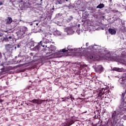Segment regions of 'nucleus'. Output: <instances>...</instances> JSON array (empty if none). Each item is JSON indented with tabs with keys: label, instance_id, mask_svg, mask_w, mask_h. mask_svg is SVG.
Returning a JSON list of instances; mask_svg holds the SVG:
<instances>
[{
	"label": "nucleus",
	"instance_id": "obj_44",
	"mask_svg": "<svg viewBox=\"0 0 126 126\" xmlns=\"http://www.w3.org/2000/svg\"><path fill=\"white\" fill-rule=\"evenodd\" d=\"M125 0H124V1H125Z\"/></svg>",
	"mask_w": 126,
	"mask_h": 126
},
{
	"label": "nucleus",
	"instance_id": "obj_30",
	"mask_svg": "<svg viewBox=\"0 0 126 126\" xmlns=\"http://www.w3.org/2000/svg\"><path fill=\"white\" fill-rule=\"evenodd\" d=\"M31 103H34V99H33V100H32L31 101Z\"/></svg>",
	"mask_w": 126,
	"mask_h": 126
},
{
	"label": "nucleus",
	"instance_id": "obj_31",
	"mask_svg": "<svg viewBox=\"0 0 126 126\" xmlns=\"http://www.w3.org/2000/svg\"><path fill=\"white\" fill-rule=\"evenodd\" d=\"M0 37H2V34L0 33Z\"/></svg>",
	"mask_w": 126,
	"mask_h": 126
},
{
	"label": "nucleus",
	"instance_id": "obj_13",
	"mask_svg": "<svg viewBox=\"0 0 126 126\" xmlns=\"http://www.w3.org/2000/svg\"><path fill=\"white\" fill-rule=\"evenodd\" d=\"M67 124H68V126H71V125H72V124H74V121H73V120H72L71 119H69L67 121Z\"/></svg>",
	"mask_w": 126,
	"mask_h": 126
},
{
	"label": "nucleus",
	"instance_id": "obj_11",
	"mask_svg": "<svg viewBox=\"0 0 126 126\" xmlns=\"http://www.w3.org/2000/svg\"><path fill=\"white\" fill-rule=\"evenodd\" d=\"M103 7H105V4L104 3H100L96 6V8H99V9H102Z\"/></svg>",
	"mask_w": 126,
	"mask_h": 126
},
{
	"label": "nucleus",
	"instance_id": "obj_14",
	"mask_svg": "<svg viewBox=\"0 0 126 126\" xmlns=\"http://www.w3.org/2000/svg\"><path fill=\"white\" fill-rule=\"evenodd\" d=\"M120 80H122V81H124V80H126V73L123 74L122 78L120 79Z\"/></svg>",
	"mask_w": 126,
	"mask_h": 126
},
{
	"label": "nucleus",
	"instance_id": "obj_10",
	"mask_svg": "<svg viewBox=\"0 0 126 126\" xmlns=\"http://www.w3.org/2000/svg\"><path fill=\"white\" fill-rule=\"evenodd\" d=\"M68 48H67V50L66 49V48L63 49L61 50H60V54H66L68 53Z\"/></svg>",
	"mask_w": 126,
	"mask_h": 126
},
{
	"label": "nucleus",
	"instance_id": "obj_12",
	"mask_svg": "<svg viewBox=\"0 0 126 126\" xmlns=\"http://www.w3.org/2000/svg\"><path fill=\"white\" fill-rule=\"evenodd\" d=\"M12 22V18L10 17H8L6 21V24H10Z\"/></svg>",
	"mask_w": 126,
	"mask_h": 126
},
{
	"label": "nucleus",
	"instance_id": "obj_5",
	"mask_svg": "<svg viewBox=\"0 0 126 126\" xmlns=\"http://www.w3.org/2000/svg\"><path fill=\"white\" fill-rule=\"evenodd\" d=\"M41 47H43V48H45V45H43V43H42V41H40L38 43V45H37L34 47V50L36 52H39L40 51V49H41Z\"/></svg>",
	"mask_w": 126,
	"mask_h": 126
},
{
	"label": "nucleus",
	"instance_id": "obj_33",
	"mask_svg": "<svg viewBox=\"0 0 126 126\" xmlns=\"http://www.w3.org/2000/svg\"><path fill=\"white\" fill-rule=\"evenodd\" d=\"M31 56H33V53H31Z\"/></svg>",
	"mask_w": 126,
	"mask_h": 126
},
{
	"label": "nucleus",
	"instance_id": "obj_16",
	"mask_svg": "<svg viewBox=\"0 0 126 126\" xmlns=\"http://www.w3.org/2000/svg\"><path fill=\"white\" fill-rule=\"evenodd\" d=\"M75 56H77L78 57H82V56H83V54H82V53L79 52H76L75 54Z\"/></svg>",
	"mask_w": 126,
	"mask_h": 126
},
{
	"label": "nucleus",
	"instance_id": "obj_38",
	"mask_svg": "<svg viewBox=\"0 0 126 126\" xmlns=\"http://www.w3.org/2000/svg\"><path fill=\"white\" fill-rule=\"evenodd\" d=\"M35 33L36 32H37V31H36L35 32H34Z\"/></svg>",
	"mask_w": 126,
	"mask_h": 126
},
{
	"label": "nucleus",
	"instance_id": "obj_39",
	"mask_svg": "<svg viewBox=\"0 0 126 126\" xmlns=\"http://www.w3.org/2000/svg\"><path fill=\"white\" fill-rule=\"evenodd\" d=\"M105 103H106V104H108V102H105Z\"/></svg>",
	"mask_w": 126,
	"mask_h": 126
},
{
	"label": "nucleus",
	"instance_id": "obj_23",
	"mask_svg": "<svg viewBox=\"0 0 126 126\" xmlns=\"http://www.w3.org/2000/svg\"><path fill=\"white\" fill-rule=\"evenodd\" d=\"M90 58L91 59V60H93V59H95V57L93 55H91L90 57Z\"/></svg>",
	"mask_w": 126,
	"mask_h": 126
},
{
	"label": "nucleus",
	"instance_id": "obj_43",
	"mask_svg": "<svg viewBox=\"0 0 126 126\" xmlns=\"http://www.w3.org/2000/svg\"><path fill=\"white\" fill-rule=\"evenodd\" d=\"M60 3V1L58 2Z\"/></svg>",
	"mask_w": 126,
	"mask_h": 126
},
{
	"label": "nucleus",
	"instance_id": "obj_37",
	"mask_svg": "<svg viewBox=\"0 0 126 126\" xmlns=\"http://www.w3.org/2000/svg\"><path fill=\"white\" fill-rule=\"evenodd\" d=\"M39 25V24L38 23H36V25Z\"/></svg>",
	"mask_w": 126,
	"mask_h": 126
},
{
	"label": "nucleus",
	"instance_id": "obj_15",
	"mask_svg": "<svg viewBox=\"0 0 126 126\" xmlns=\"http://www.w3.org/2000/svg\"><path fill=\"white\" fill-rule=\"evenodd\" d=\"M42 43H44V44H48L50 43V41H49V39L44 38L43 39V40L41 41Z\"/></svg>",
	"mask_w": 126,
	"mask_h": 126
},
{
	"label": "nucleus",
	"instance_id": "obj_4",
	"mask_svg": "<svg viewBox=\"0 0 126 126\" xmlns=\"http://www.w3.org/2000/svg\"><path fill=\"white\" fill-rule=\"evenodd\" d=\"M12 69H13V67L11 66H8L6 67H4V66H3V67L0 69V70H1L2 72H6V71H9V70H11Z\"/></svg>",
	"mask_w": 126,
	"mask_h": 126
},
{
	"label": "nucleus",
	"instance_id": "obj_2",
	"mask_svg": "<svg viewBox=\"0 0 126 126\" xmlns=\"http://www.w3.org/2000/svg\"><path fill=\"white\" fill-rule=\"evenodd\" d=\"M109 93V90L107 89H102L100 91V92L99 93V96L100 97H102V98H104V96L105 95H107Z\"/></svg>",
	"mask_w": 126,
	"mask_h": 126
},
{
	"label": "nucleus",
	"instance_id": "obj_20",
	"mask_svg": "<svg viewBox=\"0 0 126 126\" xmlns=\"http://www.w3.org/2000/svg\"><path fill=\"white\" fill-rule=\"evenodd\" d=\"M87 49L88 50H91L92 51H93V46L91 45V46H90L89 47H88L87 48Z\"/></svg>",
	"mask_w": 126,
	"mask_h": 126
},
{
	"label": "nucleus",
	"instance_id": "obj_7",
	"mask_svg": "<svg viewBox=\"0 0 126 126\" xmlns=\"http://www.w3.org/2000/svg\"><path fill=\"white\" fill-rule=\"evenodd\" d=\"M11 64V62L10 61H5L4 62H2L1 64H0V66H3L4 65H10Z\"/></svg>",
	"mask_w": 126,
	"mask_h": 126
},
{
	"label": "nucleus",
	"instance_id": "obj_32",
	"mask_svg": "<svg viewBox=\"0 0 126 126\" xmlns=\"http://www.w3.org/2000/svg\"><path fill=\"white\" fill-rule=\"evenodd\" d=\"M47 35H48V33H46V34H45V37H47Z\"/></svg>",
	"mask_w": 126,
	"mask_h": 126
},
{
	"label": "nucleus",
	"instance_id": "obj_42",
	"mask_svg": "<svg viewBox=\"0 0 126 126\" xmlns=\"http://www.w3.org/2000/svg\"><path fill=\"white\" fill-rule=\"evenodd\" d=\"M125 8H126V7H125Z\"/></svg>",
	"mask_w": 126,
	"mask_h": 126
},
{
	"label": "nucleus",
	"instance_id": "obj_18",
	"mask_svg": "<svg viewBox=\"0 0 126 126\" xmlns=\"http://www.w3.org/2000/svg\"><path fill=\"white\" fill-rule=\"evenodd\" d=\"M98 47L96 45L93 46V51H98Z\"/></svg>",
	"mask_w": 126,
	"mask_h": 126
},
{
	"label": "nucleus",
	"instance_id": "obj_35",
	"mask_svg": "<svg viewBox=\"0 0 126 126\" xmlns=\"http://www.w3.org/2000/svg\"><path fill=\"white\" fill-rule=\"evenodd\" d=\"M19 63H21V60H20V61L19 62Z\"/></svg>",
	"mask_w": 126,
	"mask_h": 126
},
{
	"label": "nucleus",
	"instance_id": "obj_28",
	"mask_svg": "<svg viewBox=\"0 0 126 126\" xmlns=\"http://www.w3.org/2000/svg\"><path fill=\"white\" fill-rule=\"evenodd\" d=\"M70 98H71V95L70 96H68L67 97H66V99H70Z\"/></svg>",
	"mask_w": 126,
	"mask_h": 126
},
{
	"label": "nucleus",
	"instance_id": "obj_36",
	"mask_svg": "<svg viewBox=\"0 0 126 126\" xmlns=\"http://www.w3.org/2000/svg\"><path fill=\"white\" fill-rule=\"evenodd\" d=\"M65 1H68V0H65Z\"/></svg>",
	"mask_w": 126,
	"mask_h": 126
},
{
	"label": "nucleus",
	"instance_id": "obj_29",
	"mask_svg": "<svg viewBox=\"0 0 126 126\" xmlns=\"http://www.w3.org/2000/svg\"><path fill=\"white\" fill-rule=\"evenodd\" d=\"M71 100L73 101V100H74V98L72 96H71Z\"/></svg>",
	"mask_w": 126,
	"mask_h": 126
},
{
	"label": "nucleus",
	"instance_id": "obj_9",
	"mask_svg": "<svg viewBox=\"0 0 126 126\" xmlns=\"http://www.w3.org/2000/svg\"><path fill=\"white\" fill-rule=\"evenodd\" d=\"M108 32H109V33L111 35H116V33H117L116 30L111 28L108 29Z\"/></svg>",
	"mask_w": 126,
	"mask_h": 126
},
{
	"label": "nucleus",
	"instance_id": "obj_34",
	"mask_svg": "<svg viewBox=\"0 0 126 126\" xmlns=\"http://www.w3.org/2000/svg\"><path fill=\"white\" fill-rule=\"evenodd\" d=\"M5 32L6 33H7V31H5Z\"/></svg>",
	"mask_w": 126,
	"mask_h": 126
},
{
	"label": "nucleus",
	"instance_id": "obj_27",
	"mask_svg": "<svg viewBox=\"0 0 126 126\" xmlns=\"http://www.w3.org/2000/svg\"><path fill=\"white\" fill-rule=\"evenodd\" d=\"M2 58V55H1V53L0 52V59H1Z\"/></svg>",
	"mask_w": 126,
	"mask_h": 126
},
{
	"label": "nucleus",
	"instance_id": "obj_22",
	"mask_svg": "<svg viewBox=\"0 0 126 126\" xmlns=\"http://www.w3.org/2000/svg\"><path fill=\"white\" fill-rule=\"evenodd\" d=\"M5 42H9V39H8V37H5L4 39Z\"/></svg>",
	"mask_w": 126,
	"mask_h": 126
},
{
	"label": "nucleus",
	"instance_id": "obj_3",
	"mask_svg": "<svg viewBox=\"0 0 126 126\" xmlns=\"http://www.w3.org/2000/svg\"><path fill=\"white\" fill-rule=\"evenodd\" d=\"M5 50L6 53H9V54H11V50H12V45L11 44H6L4 45Z\"/></svg>",
	"mask_w": 126,
	"mask_h": 126
},
{
	"label": "nucleus",
	"instance_id": "obj_24",
	"mask_svg": "<svg viewBox=\"0 0 126 126\" xmlns=\"http://www.w3.org/2000/svg\"><path fill=\"white\" fill-rule=\"evenodd\" d=\"M16 48H20V45H19V44L16 45V46L15 47V49H16Z\"/></svg>",
	"mask_w": 126,
	"mask_h": 126
},
{
	"label": "nucleus",
	"instance_id": "obj_19",
	"mask_svg": "<svg viewBox=\"0 0 126 126\" xmlns=\"http://www.w3.org/2000/svg\"><path fill=\"white\" fill-rule=\"evenodd\" d=\"M56 34L58 35V36H60V35H61L62 34V33L61 32L57 30V31L56 32Z\"/></svg>",
	"mask_w": 126,
	"mask_h": 126
},
{
	"label": "nucleus",
	"instance_id": "obj_26",
	"mask_svg": "<svg viewBox=\"0 0 126 126\" xmlns=\"http://www.w3.org/2000/svg\"><path fill=\"white\" fill-rule=\"evenodd\" d=\"M86 46L87 47H88V46H89V43H88V42L86 43Z\"/></svg>",
	"mask_w": 126,
	"mask_h": 126
},
{
	"label": "nucleus",
	"instance_id": "obj_17",
	"mask_svg": "<svg viewBox=\"0 0 126 126\" xmlns=\"http://www.w3.org/2000/svg\"><path fill=\"white\" fill-rule=\"evenodd\" d=\"M113 71H121V68L118 67H114L112 69Z\"/></svg>",
	"mask_w": 126,
	"mask_h": 126
},
{
	"label": "nucleus",
	"instance_id": "obj_1",
	"mask_svg": "<svg viewBox=\"0 0 126 126\" xmlns=\"http://www.w3.org/2000/svg\"><path fill=\"white\" fill-rule=\"evenodd\" d=\"M16 33L17 37L20 38V39L23 38V37L26 35H29V34H30L29 31H28V29L25 27L22 28L21 30Z\"/></svg>",
	"mask_w": 126,
	"mask_h": 126
},
{
	"label": "nucleus",
	"instance_id": "obj_21",
	"mask_svg": "<svg viewBox=\"0 0 126 126\" xmlns=\"http://www.w3.org/2000/svg\"><path fill=\"white\" fill-rule=\"evenodd\" d=\"M8 38L9 40V41H11V40L13 41V39H14V38L12 37V36H9Z\"/></svg>",
	"mask_w": 126,
	"mask_h": 126
},
{
	"label": "nucleus",
	"instance_id": "obj_40",
	"mask_svg": "<svg viewBox=\"0 0 126 126\" xmlns=\"http://www.w3.org/2000/svg\"><path fill=\"white\" fill-rule=\"evenodd\" d=\"M45 47H48V46L46 45V46H45Z\"/></svg>",
	"mask_w": 126,
	"mask_h": 126
},
{
	"label": "nucleus",
	"instance_id": "obj_41",
	"mask_svg": "<svg viewBox=\"0 0 126 126\" xmlns=\"http://www.w3.org/2000/svg\"><path fill=\"white\" fill-rule=\"evenodd\" d=\"M21 2H22V0L21 1Z\"/></svg>",
	"mask_w": 126,
	"mask_h": 126
},
{
	"label": "nucleus",
	"instance_id": "obj_25",
	"mask_svg": "<svg viewBox=\"0 0 126 126\" xmlns=\"http://www.w3.org/2000/svg\"><path fill=\"white\" fill-rule=\"evenodd\" d=\"M31 88H32V87H31V86L28 87V90H31Z\"/></svg>",
	"mask_w": 126,
	"mask_h": 126
},
{
	"label": "nucleus",
	"instance_id": "obj_8",
	"mask_svg": "<svg viewBox=\"0 0 126 126\" xmlns=\"http://www.w3.org/2000/svg\"><path fill=\"white\" fill-rule=\"evenodd\" d=\"M34 103L35 104H42V102H45L46 100H41V99H33Z\"/></svg>",
	"mask_w": 126,
	"mask_h": 126
},
{
	"label": "nucleus",
	"instance_id": "obj_6",
	"mask_svg": "<svg viewBox=\"0 0 126 126\" xmlns=\"http://www.w3.org/2000/svg\"><path fill=\"white\" fill-rule=\"evenodd\" d=\"M95 70L98 72V73H101V72H103V71H104V67L102 65H99L97 67L95 68Z\"/></svg>",
	"mask_w": 126,
	"mask_h": 126
}]
</instances>
